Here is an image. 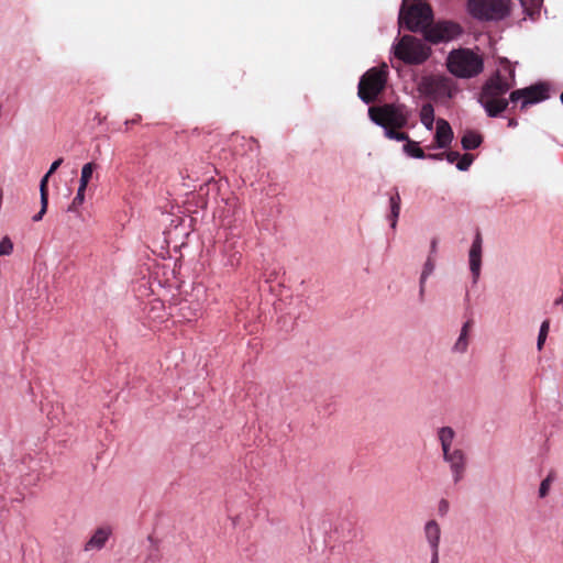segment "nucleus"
<instances>
[{"mask_svg": "<svg viewBox=\"0 0 563 563\" xmlns=\"http://www.w3.org/2000/svg\"><path fill=\"white\" fill-rule=\"evenodd\" d=\"M549 330H550V321L544 320L540 327V331H539V335H538V342H537L538 350H542L543 344L547 340Z\"/></svg>", "mask_w": 563, "mask_h": 563, "instance_id": "obj_22", "label": "nucleus"}, {"mask_svg": "<svg viewBox=\"0 0 563 563\" xmlns=\"http://www.w3.org/2000/svg\"><path fill=\"white\" fill-rule=\"evenodd\" d=\"M368 117L375 124L387 131L391 128H405L408 123L409 111L404 104L385 103L369 107Z\"/></svg>", "mask_w": 563, "mask_h": 563, "instance_id": "obj_4", "label": "nucleus"}, {"mask_svg": "<svg viewBox=\"0 0 563 563\" xmlns=\"http://www.w3.org/2000/svg\"><path fill=\"white\" fill-rule=\"evenodd\" d=\"M443 460L450 465L454 483H459L466 470V455L461 449H452L443 453Z\"/></svg>", "mask_w": 563, "mask_h": 563, "instance_id": "obj_9", "label": "nucleus"}, {"mask_svg": "<svg viewBox=\"0 0 563 563\" xmlns=\"http://www.w3.org/2000/svg\"><path fill=\"white\" fill-rule=\"evenodd\" d=\"M471 13L482 20H498L505 16L506 7L500 0H470Z\"/></svg>", "mask_w": 563, "mask_h": 563, "instance_id": "obj_7", "label": "nucleus"}, {"mask_svg": "<svg viewBox=\"0 0 563 563\" xmlns=\"http://www.w3.org/2000/svg\"><path fill=\"white\" fill-rule=\"evenodd\" d=\"M431 550V561L430 563H440L439 561V551L440 548L430 549Z\"/></svg>", "mask_w": 563, "mask_h": 563, "instance_id": "obj_34", "label": "nucleus"}, {"mask_svg": "<svg viewBox=\"0 0 563 563\" xmlns=\"http://www.w3.org/2000/svg\"><path fill=\"white\" fill-rule=\"evenodd\" d=\"M389 205H390V214H389L388 219L390 221V227L393 229H395L397 221H398L399 213H400V205H401V198H400V195L397 189L395 190V194H393L390 196Z\"/></svg>", "mask_w": 563, "mask_h": 563, "instance_id": "obj_14", "label": "nucleus"}, {"mask_svg": "<svg viewBox=\"0 0 563 563\" xmlns=\"http://www.w3.org/2000/svg\"><path fill=\"white\" fill-rule=\"evenodd\" d=\"M427 157L432 159H442L443 157H445V153L429 154L427 155Z\"/></svg>", "mask_w": 563, "mask_h": 563, "instance_id": "obj_36", "label": "nucleus"}, {"mask_svg": "<svg viewBox=\"0 0 563 563\" xmlns=\"http://www.w3.org/2000/svg\"><path fill=\"white\" fill-rule=\"evenodd\" d=\"M387 81L386 68L373 67L368 69L360 79L357 95L365 103L376 100L379 93L385 89Z\"/></svg>", "mask_w": 563, "mask_h": 563, "instance_id": "obj_6", "label": "nucleus"}, {"mask_svg": "<svg viewBox=\"0 0 563 563\" xmlns=\"http://www.w3.org/2000/svg\"><path fill=\"white\" fill-rule=\"evenodd\" d=\"M400 128H391L387 129V131H384V134L389 140H396V141H406V143L410 140L409 135L405 132L398 131Z\"/></svg>", "mask_w": 563, "mask_h": 563, "instance_id": "obj_21", "label": "nucleus"}, {"mask_svg": "<svg viewBox=\"0 0 563 563\" xmlns=\"http://www.w3.org/2000/svg\"><path fill=\"white\" fill-rule=\"evenodd\" d=\"M482 142V135L474 131H466L461 140L462 147L467 151L477 148Z\"/></svg>", "mask_w": 563, "mask_h": 563, "instance_id": "obj_16", "label": "nucleus"}, {"mask_svg": "<svg viewBox=\"0 0 563 563\" xmlns=\"http://www.w3.org/2000/svg\"><path fill=\"white\" fill-rule=\"evenodd\" d=\"M422 90L426 95L433 97H452L451 79L443 76H431L423 78L421 82Z\"/></svg>", "mask_w": 563, "mask_h": 563, "instance_id": "obj_8", "label": "nucleus"}, {"mask_svg": "<svg viewBox=\"0 0 563 563\" xmlns=\"http://www.w3.org/2000/svg\"><path fill=\"white\" fill-rule=\"evenodd\" d=\"M85 191H86V188H81V187L78 188L77 195L75 196V198L73 199V202L68 207V211L75 212L77 207L82 205V202L85 200Z\"/></svg>", "mask_w": 563, "mask_h": 563, "instance_id": "obj_24", "label": "nucleus"}, {"mask_svg": "<svg viewBox=\"0 0 563 563\" xmlns=\"http://www.w3.org/2000/svg\"><path fill=\"white\" fill-rule=\"evenodd\" d=\"M112 531L109 527H100L98 528L91 538L87 541L85 545V550H100L104 547Z\"/></svg>", "mask_w": 563, "mask_h": 563, "instance_id": "obj_12", "label": "nucleus"}, {"mask_svg": "<svg viewBox=\"0 0 563 563\" xmlns=\"http://www.w3.org/2000/svg\"><path fill=\"white\" fill-rule=\"evenodd\" d=\"M13 251V243L9 236L2 238L0 241V256L10 255Z\"/></svg>", "mask_w": 563, "mask_h": 563, "instance_id": "obj_26", "label": "nucleus"}, {"mask_svg": "<svg viewBox=\"0 0 563 563\" xmlns=\"http://www.w3.org/2000/svg\"><path fill=\"white\" fill-rule=\"evenodd\" d=\"M445 158L451 164L457 163V161L460 158V153L454 152V151L448 152V153H445Z\"/></svg>", "mask_w": 563, "mask_h": 563, "instance_id": "obj_31", "label": "nucleus"}, {"mask_svg": "<svg viewBox=\"0 0 563 563\" xmlns=\"http://www.w3.org/2000/svg\"><path fill=\"white\" fill-rule=\"evenodd\" d=\"M468 327H470V323L467 322V323L464 324V327L462 329L461 335H460V338H459V340L456 342V345H455V347L457 350H465L466 346H467V343L465 341V336L467 334Z\"/></svg>", "mask_w": 563, "mask_h": 563, "instance_id": "obj_28", "label": "nucleus"}, {"mask_svg": "<svg viewBox=\"0 0 563 563\" xmlns=\"http://www.w3.org/2000/svg\"><path fill=\"white\" fill-rule=\"evenodd\" d=\"M560 99H561V102L563 103V92L561 93Z\"/></svg>", "mask_w": 563, "mask_h": 563, "instance_id": "obj_39", "label": "nucleus"}, {"mask_svg": "<svg viewBox=\"0 0 563 563\" xmlns=\"http://www.w3.org/2000/svg\"><path fill=\"white\" fill-rule=\"evenodd\" d=\"M517 125H518V122H517V120L515 118H510L508 120V126L509 128H516Z\"/></svg>", "mask_w": 563, "mask_h": 563, "instance_id": "obj_38", "label": "nucleus"}, {"mask_svg": "<svg viewBox=\"0 0 563 563\" xmlns=\"http://www.w3.org/2000/svg\"><path fill=\"white\" fill-rule=\"evenodd\" d=\"M552 481L553 478L551 477V475L547 476L540 484V488H539V496L541 498L545 497L549 493V489L551 487V484H552Z\"/></svg>", "mask_w": 563, "mask_h": 563, "instance_id": "obj_27", "label": "nucleus"}, {"mask_svg": "<svg viewBox=\"0 0 563 563\" xmlns=\"http://www.w3.org/2000/svg\"><path fill=\"white\" fill-rule=\"evenodd\" d=\"M473 159L474 157L471 154H464L462 156L460 155V158L456 163V168L462 172L467 170L473 163Z\"/></svg>", "mask_w": 563, "mask_h": 563, "instance_id": "obj_25", "label": "nucleus"}, {"mask_svg": "<svg viewBox=\"0 0 563 563\" xmlns=\"http://www.w3.org/2000/svg\"><path fill=\"white\" fill-rule=\"evenodd\" d=\"M448 70L459 78H472L479 75L484 68L481 55L471 48H457L450 52L446 58Z\"/></svg>", "mask_w": 563, "mask_h": 563, "instance_id": "obj_3", "label": "nucleus"}, {"mask_svg": "<svg viewBox=\"0 0 563 563\" xmlns=\"http://www.w3.org/2000/svg\"><path fill=\"white\" fill-rule=\"evenodd\" d=\"M404 151L409 155V156H412L415 158H426L427 155L426 153L423 152L422 148L419 147L418 143L415 142V141H411L409 140L405 145H404Z\"/></svg>", "mask_w": 563, "mask_h": 563, "instance_id": "obj_19", "label": "nucleus"}, {"mask_svg": "<svg viewBox=\"0 0 563 563\" xmlns=\"http://www.w3.org/2000/svg\"><path fill=\"white\" fill-rule=\"evenodd\" d=\"M96 167H97V165L95 163H87L82 166L79 187L87 188L88 183H89Z\"/></svg>", "mask_w": 563, "mask_h": 563, "instance_id": "obj_20", "label": "nucleus"}, {"mask_svg": "<svg viewBox=\"0 0 563 563\" xmlns=\"http://www.w3.org/2000/svg\"><path fill=\"white\" fill-rule=\"evenodd\" d=\"M434 139L439 148H445L451 144L453 131L446 120L438 119Z\"/></svg>", "mask_w": 563, "mask_h": 563, "instance_id": "obj_11", "label": "nucleus"}, {"mask_svg": "<svg viewBox=\"0 0 563 563\" xmlns=\"http://www.w3.org/2000/svg\"><path fill=\"white\" fill-rule=\"evenodd\" d=\"M455 437V432L451 427H442L438 432V438L441 443L442 452L446 453L452 450V443Z\"/></svg>", "mask_w": 563, "mask_h": 563, "instance_id": "obj_15", "label": "nucleus"}, {"mask_svg": "<svg viewBox=\"0 0 563 563\" xmlns=\"http://www.w3.org/2000/svg\"><path fill=\"white\" fill-rule=\"evenodd\" d=\"M142 117L140 114H136L133 119L131 120H126L125 121V125L128 126L129 124H135V123H139L141 121Z\"/></svg>", "mask_w": 563, "mask_h": 563, "instance_id": "obj_35", "label": "nucleus"}, {"mask_svg": "<svg viewBox=\"0 0 563 563\" xmlns=\"http://www.w3.org/2000/svg\"><path fill=\"white\" fill-rule=\"evenodd\" d=\"M515 69L506 62L500 69L490 76L482 87L478 101L490 118L499 117L509 104L521 100L520 110H526L529 104L538 103L549 98V87L539 82L523 89L510 92L509 99L505 95L515 86Z\"/></svg>", "mask_w": 563, "mask_h": 563, "instance_id": "obj_1", "label": "nucleus"}, {"mask_svg": "<svg viewBox=\"0 0 563 563\" xmlns=\"http://www.w3.org/2000/svg\"><path fill=\"white\" fill-rule=\"evenodd\" d=\"M433 13L430 4L417 3L408 9H401L399 13V24L405 25L409 31H422L424 38L439 44L456 38L462 34L460 24L451 21H439L432 24Z\"/></svg>", "mask_w": 563, "mask_h": 563, "instance_id": "obj_2", "label": "nucleus"}, {"mask_svg": "<svg viewBox=\"0 0 563 563\" xmlns=\"http://www.w3.org/2000/svg\"><path fill=\"white\" fill-rule=\"evenodd\" d=\"M482 253H483V239L481 232L477 230L473 243L468 252L470 269L473 276V282L476 283L481 275L482 267Z\"/></svg>", "mask_w": 563, "mask_h": 563, "instance_id": "obj_10", "label": "nucleus"}, {"mask_svg": "<svg viewBox=\"0 0 563 563\" xmlns=\"http://www.w3.org/2000/svg\"><path fill=\"white\" fill-rule=\"evenodd\" d=\"M449 501L446 499H441L438 505V512L440 516H445L449 511Z\"/></svg>", "mask_w": 563, "mask_h": 563, "instance_id": "obj_29", "label": "nucleus"}, {"mask_svg": "<svg viewBox=\"0 0 563 563\" xmlns=\"http://www.w3.org/2000/svg\"><path fill=\"white\" fill-rule=\"evenodd\" d=\"M395 56L408 65H421L431 55V48L422 40L404 35L394 46Z\"/></svg>", "mask_w": 563, "mask_h": 563, "instance_id": "obj_5", "label": "nucleus"}, {"mask_svg": "<svg viewBox=\"0 0 563 563\" xmlns=\"http://www.w3.org/2000/svg\"><path fill=\"white\" fill-rule=\"evenodd\" d=\"M52 175H48L46 173L40 183V195H41V201H43V202L48 201V179Z\"/></svg>", "mask_w": 563, "mask_h": 563, "instance_id": "obj_23", "label": "nucleus"}, {"mask_svg": "<svg viewBox=\"0 0 563 563\" xmlns=\"http://www.w3.org/2000/svg\"><path fill=\"white\" fill-rule=\"evenodd\" d=\"M437 244H438V240L437 239H433L431 241V251H430V255L432 256L433 254H435L437 252Z\"/></svg>", "mask_w": 563, "mask_h": 563, "instance_id": "obj_37", "label": "nucleus"}, {"mask_svg": "<svg viewBox=\"0 0 563 563\" xmlns=\"http://www.w3.org/2000/svg\"><path fill=\"white\" fill-rule=\"evenodd\" d=\"M48 201H41V210L33 217V221L37 222L43 219L44 214L47 211Z\"/></svg>", "mask_w": 563, "mask_h": 563, "instance_id": "obj_30", "label": "nucleus"}, {"mask_svg": "<svg viewBox=\"0 0 563 563\" xmlns=\"http://www.w3.org/2000/svg\"><path fill=\"white\" fill-rule=\"evenodd\" d=\"M423 532L430 549L440 548L441 528L435 520L427 521Z\"/></svg>", "mask_w": 563, "mask_h": 563, "instance_id": "obj_13", "label": "nucleus"}, {"mask_svg": "<svg viewBox=\"0 0 563 563\" xmlns=\"http://www.w3.org/2000/svg\"><path fill=\"white\" fill-rule=\"evenodd\" d=\"M62 163H63V158H58L55 162H53V164L51 165L47 174L48 175L54 174L56 172V169L62 165Z\"/></svg>", "mask_w": 563, "mask_h": 563, "instance_id": "obj_33", "label": "nucleus"}, {"mask_svg": "<svg viewBox=\"0 0 563 563\" xmlns=\"http://www.w3.org/2000/svg\"><path fill=\"white\" fill-rule=\"evenodd\" d=\"M420 120L422 124L428 129H433L434 123V109L431 103H424L420 111Z\"/></svg>", "mask_w": 563, "mask_h": 563, "instance_id": "obj_17", "label": "nucleus"}, {"mask_svg": "<svg viewBox=\"0 0 563 563\" xmlns=\"http://www.w3.org/2000/svg\"><path fill=\"white\" fill-rule=\"evenodd\" d=\"M159 556L155 553H150L146 555V558L143 560L142 563H158Z\"/></svg>", "mask_w": 563, "mask_h": 563, "instance_id": "obj_32", "label": "nucleus"}, {"mask_svg": "<svg viewBox=\"0 0 563 563\" xmlns=\"http://www.w3.org/2000/svg\"><path fill=\"white\" fill-rule=\"evenodd\" d=\"M434 269V262L431 255H429L427 262L424 263L423 271L420 277V298H423L424 294V285L428 276L432 274Z\"/></svg>", "mask_w": 563, "mask_h": 563, "instance_id": "obj_18", "label": "nucleus"}]
</instances>
